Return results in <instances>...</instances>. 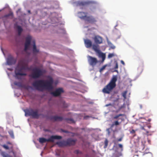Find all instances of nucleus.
Instances as JSON below:
<instances>
[{"instance_id": "cd10ccee", "label": "nucleus", "mask_w": 157, "mask_h": 157, "mask_svg": "<svg viewBox=\"0 0 157 157\" xmlns=\"http://www.w3.org/2000/svg\"><path fill=\"white\" fill-rule=\"evenodd\" d=\"M9 133L10 136L13 138H14V136L13 132L12 131H10L9 132Z\"/></svg>"}, {"instance_id": "dca6fc26", "label": "nucleus", "mask_w": 157, "mask_h": 157, "mask_svg": "<svg viewBox=\"0 0 157 157\" xmlns=\"http://www.w3.org/2000/svg\"><path fill=\"white\" fill-rule=\"evenodd\" d=\"M50 119L53 121H61L63 119V118L62 117L55 116L52 117Z\"/></svg>"}, {"instance_id": "4468645a", "label": "nucleus", "mask_w": 157, "mask_h": 157, "mask_svg": "<svg viewBox=\"0 0 157 157\" xmlns=\"http://www.w3.org/2000/svg\"><path fill=\"white\" fill-rule=\"evenodd\" d=\"M86 21L91 23H94L97 21V18L92 16H88Z\"/></svg>"}, {"instance_id": "72a5a7b5", "label": "nucleus", "mask_w": 157, "mask_h": 157, "mask_svg": "<svg viewBox=\"0 0 157 157\" xmlns=\"http://www.w3.org/2000/svg\"><path fill=\"white\" fill-rule=\"evenodd\" d=\"M130 132L132 134H135V131L134 129H132L131 131H130Z\"/></svg>"}, {"instance_id": "e433bc0d", "label": "nucleus", "mask_w": 157, "mask_h": 157, "mask_svg": "<svg viewBox=\"0 0 157 157\" xmlns=\"http://www.w3.org/2000/svg\"><path fill=\"white\" fill-rule=\"evenodd\" d=\"M62 131L66 133H68V132L67 130H62Z\"/></svg>"}, {"instance_id": "f3484780", "label": "nucleus", "mask_w": 157, "mask_h": 157, "mask_svg": "<svg viewBox=\"0 0 157 157\" xmlns=\"http://www.w3.org/2000/svg\"><path fill=\"white\" fill-rule=\"evenodd\" d=\"M87 13L83 12H79L78 13V16L79 18L86 20V17H88L87 16Z\"/></svg>"}, {"instance_id": "603ef678", "label": "nucleus", "mask_w": 157, "mask_h": 157, "mask_svg": "<svg viewBox=\"0 0 157 157\" xmlns=\"http://www.w3.org/2000/svg\"><path fill=\"white\" fill-rule=\"evenodd\" d=\"M11 148H12V147H13V146H11Z\"/></svg>"}, {"instance_id": "a878e982", "label": "nucleus", "mask_w": 157, "mask_h": 157, "mask_svg": "<svg viewBox=\"0 0 157 157\" xmlns=\"http://www.w3.org/2000/svg\"><path fill=\"white\" fill-rule=\"evenodd\" d=\"M127 93V91H125L122 93V96L124 97V99H125L126 98V94Z\"/></svg>"}, {"instance_id": "4be33fe9", "label": "nucleus", "mask_w": 157, "mask_h": 157, "mask_svg": "<svg viewBox=\"0 0 157 157\" xmlns=\"http://www.w3.org/2000/svg\"><path fill=\"white\" fill-rule=\"evenodd\" d=\"M18 35L20 36L23 31V29L21 26L18 25L17 26Z\"/></svg>"}, {"instance_id": "37998d69", "label": "nucleus", "mask_w": 157, "mask_h": 157, "mask_svg": "<svg viewBox=\"0 0 157 157\" xmlns=\"http://www.w3.org/2000/svg\"><path fill=\"white\" fill-rule=\"evenodd\" d=\"M28 13H30H30H31V11H30V10H28Z\"/></svg>"}, {"instance_id": "1a4fd4ad", "label": "nucleus", "mask_w": 157, "mask_h": 157, "mask_svg": "<svg viewBox=\"0 0 157 157\" xmlns=\"http://www.w3.org/2000/svg\"><path fill=\"white\" fill-rule=\"evenodd\" d=\"M64 92L63 88H59L56 89L54 91L51 93V94L54 97H58L61 95V94Z\"/></svg>"}, {"instance_id": "473e14b6", "label": "nucleus", "mask_w": 157, "mask_h": 157, "mask_svg": "<svg viewBox=\"0 0 157 157\" xmlns=\"http://www.w3.org/2000/svg\"><path fill=\"white\" fill-rule=\"evenodd\" d=\"M114 56L113 53H109L108 56V57L109 58H110Z\"/></svg>"}, {"instance_id": "ea45409f", "label": "nucleus", "mask_w": 157, "mask_h": 157, "mask_svg": "<svg viewBox=\"0 0 157 157\" xmlns=\"http://www.w3.org/2000/svg\"><path fill=\"white\" fill-rule=\"evenodd\" d=\"M122 138H120L117 140L118 141H121L122 140Z\"/></svg>"}, {"instance_id": "f03ea898", "label": "nucleus", "mask_w": 157, "mask_h": 157, "mask_svg": "<svg viewBox=\"0 0 157 157\" xmlns=\"http://www.w3.org/2000/svg\"><path fill=\"white\" fill-rule=\"evenodd\" d=\"M29 70V69L27 64L23 61H20L15 69V77L19 79V76H26L27 74L25 73V71Z\"/></svg>"}, {"instance_id": "bb28decb", "label": "nucleus", "mask_w": 157, "mask_h": 157, "mask_svg": "<svg viewBox=\"0 0 157 157\" xmlns=\"http://www.w3.org/2000/svg\"><path fill=\"white\" fill-rule=\"evenodd\" d=\"M99 54L101 55V58H102V60L104 61L105 58V54H104L103 53L101 52V53H100Z\"/></svg>"}, {"instance_id": "6ab92c4d", "label": "nucleus", "mask_w": 157, "mask_h": 157, "mask_svg": "<svg viewBox=\"0 0 157 157\" xmlns=\"http://www.w3.org/2000/svg\"><path fill=\"white\" fill-rule=\"evenodd\" d=\"M92 49L98 54H100L101 52L98 48L99 46L96 44H93L92 45Z\"/></svg>"}, {"instance_id": "c03bdc74", "label": "nucleus", "mask_w": 157, "mask_h": 157, "mask_svg": "<svg viewBox=\"0 0 157 157\" xmlns=\"http://www.w3.org/2000/svg\"><path fill=\"white\" fill-rule=\"evenodd\" d=\"M151 120V119H149L147 121H148V122H150Z\"/></svg>"}, {"instance_id": "20e7f679", "label": "nucleus", "mask_w": 157, "mask_h": 157, "mask_svg": "<svg viewBox=\"0 0 157 157\" xmlns=\"http://www.w3.org/2000/svg\"><path fill=\"white\" fill-rule=\"evenodd\" d=\"M124 114H120L116 115L113 117V119L117 120L113 122L111 125V128H112L115 125L117 126L119 125L124 120V118L123 116Z\"/></svg>"}, {"instance_id": "412c9836", "label": "nucleus", "mask_w": 157, "mask_h": 157, "mask_svg": "<svg viewBox=\"0 0 157 157\" xmlns=\"http://www.w3.org/2000/svg\"><path fill=\"white\" fill-rule=\"evenodd\" d=\"M65 141H59L56 143V144L59 147L66 146Z\"/></svg>"}, {"instance_id": "7c9ffc66", "label": "nucleus", "mask_w": 157, "mask_h": 157, "mask_svg": "<svg viewBox=\"0 0 157 157\" xmlns=\"http://www.w3.org/2000/svg\"><path fill=\"white\" fill-rule=\"evenodd\" d=\"M106 67V65H105L103 66V67H102L100 69L99 71L100 72H101L102 71L105 69V67Z\"/></svg>"}, {"instance_id": "7ed1b4c3", "label": "nucleus", "mask_w": 157, "mask_h": 157, "mask_svg": "<svg viewBox=\"0 0 157 157\" xmlns=\"http://www.w3.org/2000/svg\"><path fill=\"white\" fill-rule=\"evenodd\" d=\"M117 80L116 76H113L109 83L102 89V92L105 94H109L116 87Z\"/></svg>"}, {"instance_id": "3c124183", "label": "nucleus", "mask_w": 157, "mask_h": 157, "mask_svg": "<svg viewBox=\"0 0 157 157\" xmlns=\"http://www.w3.org/2000/svg\"><path fill=\"white\" fill-rule=\"evenodd\" d=\"M111 105V104H109V105H106V106H108V105Z\"/></svg>"}, {"instance_id": "aec40b11", "label": "nucleus", "mask_w": 157, "mask_h": 157, "mask_svg": "<svg viewBox=\"0 0 157 157\" xmlns=\"http://www.w3.org/2000/svg\"><path fill=\"white\" fill-rule=\"evenodd\" d=\"M33 52L34 54L38 53L39 52V50L36 49L35 41L33 40Z\"/></svg>"}, {"instance_id": "ddd939ff", "label": "nucleus", "mask_w": 157, "mask_h": 157, "mask_svg": "<svg viewBox=\"0 0 157 157\" xmlns=\"http://www.w3.org/2000/svg\"><path fill=\"white\" fill-rule=\"evenodd\" d=\"M93 39L95 43L97 44H100L102 42V38L99 36H95Z\"/></svg>"}, {"instance_id": "2f4dec72", "label": "nucleus", "mask_w": 157, "mask_h": 157, "mask_svg": "<svg viewBox=\"0 0 157 157\" xmlns=\"http://www.w3.org/2000/svg\"><path fill=\"white\" fill-rule=\"evenodd\" d=\"M2 146L3 148H4L5 149H6V150L9 149V147L6 144H4V145H2Z\"/></svg>"}, {"instance_id": "9d476101", "label": "nucleus", "mask_w": 157, "mask_h": 157, "mask_svg": "<svg viewBox=\"0 0 157 157\" xmlns=\"http://www.w3.org/2000/svg\"><path fill=\"white\" fill-rule=\"evenodd\" d=\"M96 3V2H95L93 1H87L86 2L78 1L77 2V5L79 6H84L88 4Z\"/></svg>"}, {"instance_id": "f8f14e48", "label": "nucleus", "mask_w": 157, "mask_h": 157, "mask_svg": "<svg viewBox=\"0 0 157 157\" xmlns=\"http://www.w3.org/2000/svg\"><path fill=\"white\" fill-rule=\"evenodd\" d=\"M66 141V146L74 145L76 141V140H73L71 138L68 139Z\"/></svg>"}, {"instance_id": "5701e85b", "label": "nucleus", "mask_w": 157, "mask_h": 157, "mask_svg": "<svg viewBox=\"0 0 157 157\" xmlns=\"http://www.w3.org/2000/svg\"><path fill=\"white\" fill-rule=\"evenodd\" d=\"M144 147V144L143 143H142L140 145L139 147V151H143Z\"/></svg>"}, {"instance_id": "a18cd8bd", "label": "nucleus", "mask_w": 157, "mask_h": 157, "mask_svg": "<svg viewBox=\"0 0 157 157\" xmlns=\"http://www.w3.org/2000/svg\"><path fill=\"white\" fill-rule=\"evenodd\" d=\"M141 129H143V130H145V128H144V127H142L141 128Z\"/></svg>"}, {"instance_id": "b1692460", "label": "nucleus", "mask_w": 157, "mask_h": 157, "mask_svg": "<svg viewBox=\"0 0 157 157\" xmlns=\"http://www.w3.org/2000/svg\"><path fill=\"white\" fill-rule=\"evenodd\" d=\"M64 120L68 123H74V121L73 119L72 118H65Z\"/></svg>"}, {"instance_id": "c9c22d12", "label": "nucleus", "mask_w": 157, "mask_h": 157, "mask_svg": "<svg viewBox=\"0 0 157 157\" xmlns=\"http://www.w3.org/2000/svg\"><path fill=\"white\" fill-rule=\"evenodd\" d=\"M118 146H119V147L120 148H122L123 147L122 145L121 144H118Z\"/></svg>"}, {"instance_id": "423d86ee", "label": "nucleus", "mask_w": 157, "mask_h": 157, "mask_svg": "<svg viewBox=\"0 0 157 157\" xmlns=\"http://www.w3.org/2000/svg\"><path fill=\"white\" fill-rule=\"evenodd\" d=\"M62 137L59 136H52L48 139L44 138H40L39 139V142L40 143L43 144L46 142H53L55 140H59L62 139Z\"/></svg>"}, {"instance_id": "09e8293b", "label": "nucleus", "mask_w": 157, "mask_h": 157, "mask_svg": "<svg viewBox=\"0 0 157 157\" xmlns=\"http://www.w3.org/2000/svg\"><path fill=\"white\" fill-rule=\"evenodd\" d=\"M1 50L2 52L4 53L3 50L2 48H1Z\"/></svg>"}, {"instance_id": "4c0bfd02", "label": "nucleus", "mask_w": 157, "mask_h": 157, "mask_svg": "<svg viewBox=\"0 0 157 157\" xmlns=\"http://www.w3.org/2000/svg\"><path fill=\"white\" fill-rule=\"evenodd\" d=\"M121 63L123 65H125V63H124V61H123L121 60Z\"/></svg>"}, {"instance_id": "2eb2a0df", "label": "nucleus", "mask_w": 157, "mask_h": 157, "mask_svg": "<svg viewBox=\"0 0 157 157\" xmlns=\"http://www.w3.org/2000/svg\"><path fill=\"white\" fill-rule=\"evenodd\" d=\"M16 62V59L12 56L9 57L7 60V63L9 65L14 64Z\"/></svg>"}, {"instance_id": "58836bf2", "label": "nucleus", "mask_w": 157, "mask_h": 157, "mask_svg": "<svg viewBox=\"0 0 157 157\" xmlns=\"http://www.w3.org/2000/svg\"><path fill=\"white\" fill-rule=\"evenodd\" d=\"M4 157H12L9 155H5Z\"/></svg>"}, {"instance_id": "de8ad7c7", "label": "nucleus", "mask_w": 157, "mask_h": 157, "mask_svg": "<svg viewBox=\"0 0 157 157\" xmlns=\"http://www.w3.org/2000/svg\"><path fill=\"white\" fill-rule=\"evenodd\" d=\"M86 117H89V116H85V117H84V118L85 119H86Z\"/></svg>"}, {"instance_id": "9b49d317", "label": "nucleus", "mask_w": 157, "mask_h": 157, "mask_svg": "<svg viewBox=\"0 0 157 157\" xmlns=\"http://www.w3.org/2000/svg\"><path fill=\"white\" fill-rule=\"evenodd\" d=\"M88 61L90 64L93 66L96 65L98 63V61L96 58L90 56L88 57Z\"/></svg>"}, {"instance_id": "0eeeda50", "label": "nucleus", "mask_w": 157, "mask_h": 157, "mask_svg": "<svg viewBox=\"0 0 157 157\" xmlns=\"http://www.w3.org/2000/svg\"><path fill=\"white\" fill-rule=\"evenodd\" d=\"M33 73L30 75V76L33 78H39L43 75L42 71L40 68H35L33 70Z\"/></svg>"}, {"instance_id": "393cba45", "label": "nucleus", "mask_w": 157, "mask_h": 157, "mask_svg": "<svg viewBox=\"0 0 157 157\" xmlns=\"http://www.w3.org/2000/svg\"><path fill=\"white\" fill-rule=\"evenodd\" d=\"M14 84L16 86L19 87H23V85L20 82H14Z\"/></svg>"}, {"instance_id": "39448f33", "label": "nucleus", "mask_w": 157, "mask_h": 157, "mask_svg": "<svg viewBox=\"0 0 157 157\" xmlns=\"http://www.w3.org/2000/svg\"><path fill=\"white\" fill-rule=\"evenodd\" d=\"M25 112L26 116H31L33 118L38 119L40 115L37 109L34 111L32 109H29L25 110Z\"/></svg>"}, {"instance_id": "a19ab883", "label": "nucleus", "mask_w": 157, "mask_h": 157, "mask_svg": "<svg viewBox=\"0 0 157 157\" xmlns=\"http://www.w3.org/2000/svg\"><path fill=\"white\" fill-rule=\"evenodd\" d=\"M111 48L112 49H114L115 48V46L114 45H113V46H112L111 47Z\"/></svg>"}, {"instance_id": "79ce46f5", "label": "nucleus", "mask_w": 157, "mask_h": 157, "mask_svg": "<svg viewBox=\"0 0 157 157\" xmlns=\"http://www.w3.org/2000/svg\"><path fill=\"white\" fill-rule=\"evenodd\" d=\"M7 144H9L12 145V144L10 142H7Z\"/></svg>"}, {"instance_id": "c756f323", "label": "nucleus", "mask_w": 157, "mask_h": 157, "mask_svg": "<svg viewBox=\"0 0 157 157\" xmlns=\"http://www.w3.org/2000/svg\"><path fill=\"white\" fill-rule=\"evenodd\" d=\"M74 152L76 154H82V152L81 151H80L78 150H77L75 151Z\"/></svg>"}, {"instance_id": "49530a36", "label": "nucleus", "mask_w": 157, "mask_h": 157, "mask_svg": "<svg viewBox=\"0 0 157 157\" xmlns=\"http://www.w3.org/2000/svg\"><path fill=\"white\" fill-rule=\"evenodd\" d=\"M148 153V152H146V153H144V154H143V155H144L145 154H147V153Z\"/></svg>"}, {"instance_id": "8fccbe9b", "label": "nucleus", "mask_w": 157, "mask_h": 157, "mask_svg": "<svg viewBox=\"0 0 157 157\" xmlns=\"http://www.w3.org/2000/svg\"><path fill=\"white\" fill-rule=\"evenodd\" d=\"M140 108H142V105H140Z\"/></svg>"}, {"instance_id": "c85d7f7f", "label": "nucleus", "mask_w": 157, "mask_h": 157, "mask_svg": "<svg viewBox=\"0 0 157 157\" xmlns=\"http://www.w3.org/2000/svg\"><path fill=\"white\" fill-rule=\"evenodd\" d=\"M108 140L107 139H106L104 142V143H105V145L104 146V148H106L107 147V146H108Z\"/></svg>"}, {"instance_id": "a211bd4d", "label": "nucleus", "mask_w": 157, "mask_h": 157, "mask_svg": "<svg viewBox=\"0 0 157 157\" xmlns=\"http://www.w3.org/2000/svg\"><path fill=\"white\" fill-rule=\"evenodd\" d=\"M85 46L87 48H89L92 46V43L90 40L86 39L84 40Z\"/></svg>"}, {"instance_id": "6e6552de", "label": "nucleus", "mask_w": 157, "mask_h": 157, "mask_svg": "<svg viewBox=\"0 0 157 157\" xmlns=\"http://www.w3.org/2000/svg\"><path fill=\"white\" fill-rule=\"evenodd\" d=\"M32 37L29 35H28L25 38V44L24 51L26 52L29 48L30 45Z\"/></svg>"}, {"instance_id": "f704fd0d", "label": "nucleus", "mask_w": 157, "mask_h": 157, "mask_svg": "<svg viewBox=\"0 0 157 157\" xmlns=\"http://www.w3.org/2000/svg\"><path fill=\"white\" fill-rule=\"evenodd\" d=\"M118 68V63L117 62L116 63V65L115 67H114L115 69H117Z\"/></svg>"}, {"instance_id": "f257e3e1", "label": "nucleus", "mask_w": 157, "mask_h": 157, "mask_svg": "<svg viewBox=\"0 0 157 157\" xmlns=\"http://www.w3.org/2000/svg\"><path fill=\"white\" fill-rule=\"evenodd\" d=\"M53 78L49 77L48 80H40L36 81L33 82L32 85L38 90H40L41 89L50 90L53 88Z\"/></svg>"}]
</instances>
